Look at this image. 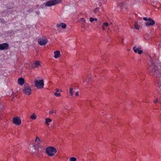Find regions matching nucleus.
Segmentation results:
<instances>
[{"label": "nucleus", "instance_id": "obj_1", "mask_svg": "<svg viewBox=\"0 0 161 161\" xmlns=\"http://www.w3.org/2000/svg\"><path fill=\"white\" fill-rule=\"evenodd\" d=\"M150 63L148 64V69L150 75L158 78L161 76V66H158L154 61V58H151ZM161 65V64H160Z\"/></svg>", "mask_w": 161, "mask_h": 161}, {"label": "nucleus", "instance_id": "obj_2", "mask_svg": "<svg viewBox=\"0 0 161 161\" xmlns=\"http://www.w3.org/2000/svg\"><path fill=\"white\" fill-rule=\"evenodd\" d=\"M46 153L49 156H53L57 152L56 149L53 147H49L46 149Z\"/></svg>", "mask_w": 161, "mask_h": 161}, {"label": "nucleus", "instance_id": "obj_3", "mask_svg": "<svg viewBox=\"0 0 161 161\" xmlns=\"http://www.w3.org/2000/svg\"><path fill=\"white\" fill-rule=\"evenodd\" d=\"M61 2V0H51L45 3V6L48 7L60 3Z\"/></svg>", "mask_w": 161, "mask_h": 161}, {"label": "nucleus", "instance_id": "obj_4", "mask_svg": "<svg viewBox=\"0 0 161 161\" xmlns=\"http://www.w3.org/2000/svg\"><path fill=\"white\" fill-rule=\"evenodd\" d=\"M144 20L147 21L146 23V25L147 26H152L155 25V22L151 18H149L148 19L147 17H144L143 18Z\"/></svg>", "mask_w": 161, "mask_h": 161}, {"label": "nucleus", "instance_id": "obj_5", "mask_svg": "<svg viewBox=\"0 0 161 161\" xmlns=\"http://www.w3.org/2000/svg\"><path fill=\"white\" fill-rule=\"evenodd\" d=\"M34 83L36 86L38 88L42 89L43 87L44 84L43 80H41L39 81L36 80L35 81Z\"/></svg>", "mask_w": 161, "mask_h": 161}, {"label": "nucleus", "instance_id": "obj_6", "mask_svg": "<svg viewBox=\"0 0 161 161\" xmlns=\"http://www.w3.org/2000/svg\"><path fill=\"white\" fill-rule=\"evenodd\" d=\"M142 47L141 46L135 45L133 47V49L134 52L136 53L141 54L143 53V51L141 50Z\"/></svg>", "mask_w": 161, "mask_h": 161}, {"label": "nucleus", "instance_id": "obj_7", "mask_svg": "<svg viewBox=\"0 0 161 161\" xmlns=\"http://www.w3.org/2000/svg\"><path fill=\"white\" fill-rule=\"evenodd\" d=\"M24 92L26 95H29L31 93V87L27 86H24L23 89Z\"/></svg>", "mask_w": 161, "mask_h": 161}, {"label": "nucleus", "instance_id": "obj_8", "mask_svg": "<svg viewBox=\"0 0 161 161\" xmlns=\"http://www.w3.org/2000/svg\"><path fill=\"white\" fill-rule=\"evenodd\" d=\"M48 40L47 38L43 39V38H39L38 40V44L42 46L45 45L47 42Z\"/></svg>", "mask_w": 161, "mask_h": 161}, {"label": "nucleus", "instance_id": "obj_9", "mask_svg": "<svg viewBox=\"0 0 161 161\" xmlns=\"http://www.w3.org/2000/svg\"><path fill=\"white\" fill-rule=\"evenodd\" d=\"M9 46V44L7 43L0 44V50H7L8 49Z\"/></svg>", "mask_w": 161, "mask_h": 161}, {"label": "nucleus", "instance_id": "obj_10", "mask_svg": "<svg viewBox=\"0 0 161 161\" xmlns=\"http://www.w3.org/2000/svg\"><path fill=\"white\" fill-rule=\"evenodd\" d=\"M13 122L14 124L16 125H19L21 124V121L18 117H14L13 119Z\"/></svg>", "mask_w": 161, "mask_h": 161}, {"label": "nucleus", "instance_id": "obj_11", "mask_svg": "<svg viewBox=\"0 0 161 161\" xmlns=\"http://www.w3.org/2000/svg\"><path fill=\"white\" fill-rule=\"evenodd\" d=\"M56 26L58 27L61 26L64 29L66 27V25L64 23H61L60 24H57Z\"/></svg>", "mask_w": 161, "mask_h": 161}, {"label": "nucleus", "instance_id": "obj_12", "mask_svg": "<svg viewBox=\"0 0 161 161\" xmlns=\"http://www.w3.org/2000/svg\"><path fill=\"white\" fill-rule=\"evenodd\" d=\"M24 82V80L22 78H20L18 80V83L20 85H22Z\"/></svg>", "mask_w": 161, "mask_h": 161}, {"label": "nucleus", "instance_id": "obj_13", "mask_svg": "<svg viewBox=\"0 0 161 161\" xmlns=\"http://www.w3.org/2000/svg\"><path fill=\"white\" fill-rule=\"evenodd\" d=\"M54 57L57 58L59 57V56L60 55V52L59 51H55L54 52Z\"/></svg>", "mask_w": 161, "mask_h": 161}, {"label": "nucleus", "instance_id": "obj_14", "mask_svg": "<svg viewBox=\"0 0 161 161\" xmlns=\"http://www.w3.org/2000/svg\"><path fill=\"white\" fill-rule=\"evenodd\" d=\"M45 120V123L48 126L49 125V124L48 123L52 121V120L51 119L48 118L46 119Z\"/></svg>", "mask_w": 161, "mask_h": 161}, {"label": "nucleus", "instance_id": "obj_15", "mask_svg": "<svg viewBox=\"0 0 161 161\" xmlns=\"http://www.w3.org/2000/svg\"><path fill=\"white\" fill-rule=\"evenodd\" d=\"M134 27H135V28L136 30H138L140 29V26L139 25H138V24H137V23H136V22H135V25H134Z\"/></svg>", "mask_w": 161, "mask_h": 161}, {"label": "nucleus", "instance_id": "obj_16", "mask_svg": "<svg viewBox=\"0 0 161 161\" xmlns=\"http://www.w3.org/2000/svg\"><path fill=\"white\" fill-rule=\"evenodd\" d=\"M159 87L157 90L160 94H161V82H160V83L159 84Z\"/></svg>", "mask_w": 161, "mask_h": 161}, {"label": "nucleus", "instance_id": "obj_17", "mask_svg": "<svg viewBox=\"0 0 161 161\" xmlns=\"http://www.w3.org/2000/svg\"><path fill=\"white\" fill-rule=\"evenodd\" d=\"M108 25V23L107 22H105L103 23V25H102V27L103 29H105V27H107Z\"/></svg>", "mask_w": 161, "mask_h": 161}, {"label": "nucleus", "instance_id": "obj_18", "mask_svg": "<svg viewBox=\"0 0 161 161\" xmlns=\"http://www.w3.org/2000/svg\"><path fill=\"white\" fill-rule=\"evenodd\" d=\"M7 34L8 35H10V34H14V32L12 30H9L8 31H7Z\"/></svg>", "mask_w": 161, "mask_h": 161}, {"label": "nucleus", "instance_id": "obj_19", "mask_svg": "<svg viewBox=\"0 0 161 161\" xmlns=\"http://www.w3.org/2000/svg\"><path fill=\"white\" fill-rule=\"evenodd\" d=\"M36 116L34 113L31 115V118L32 119H36Z\"/></svg>", "mask_w": 161, "mask_h": 161}, {"label": "nucleus", "instance_id": "obj_20", "mask_svg": "<svg viewBox=\"0 0 161 161\" xmlns=\"http://www.w3.org/2000/svg\"><path fill=\"white\" fill-rule=\"evenodd\" d=\"M35 68H37L40 65V62L39 61H36L35 63Z\"/></svg>", "mask_w": 161, "mask_h": 161}, {"label": "nucleus", "instance_id": "obj_21", "mask_svg": "<svg viewBox=\"0 0 161 161\" xmlns=\"http://www.w3.org/2000/svg\"><path fill=\"white\" fill-rule=\"evenodd\" d=\"M76 159L74 157H71L69 159V161H76Z\"/></svg>", "mask_w": 161, "mask_h": 161}, {"label": "nucleus", "instance_id": "obj_22", "mask_svg": "<svg viewBox=\"0 0 161 161\" xmlns=\"http://www.w3.org/2000/svg\"><path fill=\"white\" fill-rule=\"evenodd\" d=\"M69 93L70 94V95L71 96H72L73 95V88H70L69 89Z\"/></svg>", "mask_w": 161, "mask_h": 161}, {"label": "nucleus", "instance_id": "obj_23", "mask_svg": "<svg viewBox=\"0 0 161 161\" xmlns=\"http://www.w3.org/2000/svg\"><path fill=\"white\" fill-rule=\"evenodd\" d=\"M54 94L55 96L57 97H60L61 96V94L60 93H57V92H55L54 93Z\"/></svg>", "mask_w": 161, "mask_h": 161}, {"label": "nucleus", "instance_id": "obj_24", "mask_svg": "<svg viewBox=\"0 0 161 161\" xmlns=\"http://www.w3.org/2000/svg\"><path fill=\"white\" fill-rule=\"evenodd\" d=\"M123 4L122 3H121L119 5H118V7L119 8H120L121 9H122V8L123 7Z\"/></svg>", "mask_w": 161, "mask_h": 161}, {"label": "nucleus", "instance_id": "obj_25", "mask_svg": "<svg viewBox=\"0 0 161 161\" xmlns=\"http://www.w3.org/2000/svg\"><path fill=\"white\" fill-rule=\"evenodd\" d=\"M0 22L2 23H5V20L3 19L0 18Z\"/></svg>", "mask_w": 161, "mask_h": 161}, {"label": "nucleus", "instance_id": "obj_26", "mask_svg": "<svg viewBox=\"0 0 161 161\" xmlns=\"http://www.w3.org/2000/svg\"><path fill=\"white\" fill-rule=\"evenodd\" d=\"M98 12V8H96L94 11V12L95 13H96Z\"/></svg>", "mask_w": 161, "mask_h": 161}, {"label": "nucleus", "instance_id": "obj_27", "mask_svg": "<svg viewBox=\"0 0 161 161\" xmlns=\"http://www.w3.org/2000/svg\"><path fill=\"white\" fill-rule=\"evenodd\" d=\"M80 21H82L84 22H85L86 20L84 18H81L80 19Z\"/></svg>", "mask_w": 161, "mask_h": 161}, {"label": "nucleus", "instance_id": "obj_28", "mask_svg": "<svg viewBox=\"0 0 161 161\" xmlns=\"http://www.w3.org/2000/svg\"><path fill=\"white\" fill-rule=\"evenodd\" d=\"M93 19H94V18L91 17L90 18V21L91 22H92L93 21H94Z\"/></svg>", "mask_w": 161, "mask_h": 161}, {"label": "nucleus", "instance_id": "obj_29", "mask_svg": "<svg viewBox=\"0 0 161 161\" xmlns=\"http://www.w3.org/2000/svg\"><path fill=\"white\" fill-rule=\"evenodd\" d=\"M158 98H157L156 100H155L154 101V102L155 103H158Z\"/></svg>", "mask_w": 161, "mask_h": 161}, {"label": "nucleus", "instance_id": "obj_30", "mask_svg": "<svg viewBox=\"0 0 161 161\" xmlns=\"http://www.w3.org/2000/svg\"><path fill=\"white\" fill-rule=\"evenodd\" d=\"M54 111L53 110L50 111L49 112V114H52L53 113Z\"/></svg>", "mask_w": 161, "mask_h": 161}, {"label": "nucleus", "instance_id": "obj_31", "mask_svg": "<svg viewBox=\"0 0 161 161\" xmlns=\"http://www.w3.org/2000/svg\"><path fill=\"white\" fill-rule=\"evenodd\" d=\"M75 95L76 96H77L78 95V92H76Z\"/></svg>", "mask_w": 161, "mask_h": 161}, {"label": "nucleus", "instance_id": "obj_32", "mask_svg": "<svg viewBox=\"0 0 161 161\" xmlns=\"http://www.w3.org/2000/svg\"><path fill=\"white\" fill-rule=\"evenodd\" d=\"M37 139L39 141L40 140V139H39V138L38 137H36V140H35V141H36Z\"/></svg>", "mask_w": 161, "mask_h": 161}, {"label": "nucleus", "instance_id": "obj_33", "mask_svg": "<svg viewBox=\"0 0 161 161\" xmlns=\"http://www.w3.org/2000/svg\"><path fill=\"white\" fill-rule=\"evenodd\" d=\"M56 92H59V90L58 89H56V90H55Z\"/></svg>", "mask_w": 161, "mask_h": 161}, {"label": "nucleus", "instance_id": "obj_34", "mask_svg": "<svg viewBox=\"0 0 161 161\" xmlns=\"http://www.w3.org/2000/svg\"><path fill=\"white\" fill-rule=\"evenodd\" d=\"M94 21H97V19L96 18H94Z\"/></svg>", "mask_w": 161, "mask_h": 161}, {"label": "nucleus", "instance_id": "obj_35", "mask_svg": "<svg viewBox=\"0 0 161 161\" xmlns=\"http://www.w3.org/2000/svg\"><path fill=\"white\" fill-rule=\"evenodd\" d=\"M123 39H122V43L123 42Z\"/></svg>", "mask_w": 161, "mask_h": 161}, {"label": "nucleus", "instance_id": "obj_36", "mask_svg": "<svg viewBox=\"0 0 161 161\" xmlns=\"http://www.w3.org/2000/svg\"><path fill=\"white\" fill-rule=\"evenodd\" d=\"M139 50H138V49H136L137 52Z\"/></svg>", "mask_w": 161, "mask_h": 161}]
</instances>
